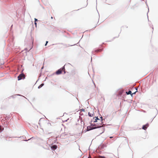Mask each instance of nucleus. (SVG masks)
I'll return each instance as SVG.
<instances>
[{"label": "nucleus", "mask_w": 158, "mask_h": 158, "mask_svg": "<svg viewBox=\"0 0 158 158\" xmlns=\"http://www.w3.org/2000/svg\"><path fill=\"white\" fill-rule=\"evenodd\" d=\"M96 128V127H94V128H93L91 126H88L87 127V129L88 130H91L93 129H94Z\"/></svg>", "instance_id": "0eeeda50"}, {"label": "nucleus", "mask_w": 158, "mask_h": 158, "mask_svg": "<svg viewBox=\"0 0 158 158\" xmlns=\"http://www.w3.org/2000/svg\"><path fill=\"white\" fill-rule=\"evenodd\" d=\"M51 148L53 150H55L57 148V146L56 145H53L51 147Z\"/></svg>", "instance_id": "423d86ee"}, {"label": "nucleus", "mask_w": 158, "mask_h": 158, "mask_svg": "<svg viewBox=\"0 0 158 158\" xmlns=\"http://www.w3.org/2000/svg\"><path fill=\"white\" fill-rule=\"evenodd\" d=\"M103 50V49H97V50H95V52H101Z\"/></svg>", "instance_id": "6e6552de"}, {"label": "nucleus", "mask_w": 158, "mask_h": 158, "mask_svg": "<svg viewBox=\"0 0 158 158\" xmlns=\"http://www.w3.org/2000/svg\"><path fill=\"white\" fill-rule=\"evenodd\" d=\"M35 22L36 21H38L37 20V19H36L35 18Z\"/></svg>", "instance_id": "f8f14e48"}, {"label": "nucleus", "mask_w": 158, "mask_h": 158, "mask_svg": "<svg viewBox=\"0 0 158 158\" xmlns=\"http://www.w3.org/2000/svg\"><path fill=\"white\" fill-rule=\"evenodd\" d=\"M47 45V44H45V46H46V45Z\"/></svg>", "instance_id": "6ab92c4d"}, {"label": "nucleus", "mask_w": 158, "mask_h": 158, "mask_svg": "<svg viewBox=\"0 0 158 158\" xmlns=\"http://www.w3.org/2000/svg\"><path fill=\"white\" fill-rule=\"evenodd\" d=\"M62 71L64 72V73H65V71L64 66L57 71L56 72V73L57 75L60 74L61 73Z\"/></svg>", "instance_id": "f257e3e1"}, {"label": "nucleus", "mask_w": 158, "mask_h": 158, "mask_svg": "<svg viewBox=\"0 0 158 158\" xmlns=\"http://www.w3.org/2000/svg\"><path fill=\"white\" fill-rule=\"evenodd\" d=\"M126 93L127 94H131V91L129 90L128 92H126Z\"/></svg>", "instance_id": "1a4fd4ad"}, {"label": "nucleus", "mask_w": 158, "mask_h": 158, "mask_svg": "<svg viewBox=\"0 0 158 158\" xmlns=\"http://www.w3.org/2000/svg\"><path fill=\"white\" fill-rule=\"evenodd\" d=\"M109 156H110V157H109V158H111V156H112V155L111 154H109Z\"/></svg>", "instance_id": "9b49d317"}, {"label": "nucleus", "mask_w": 158, "mask_h": 158, "mask_svg": "<svg viewBox=\"0 0 158 158\" xmlns=\"http://www.w3.org/2000/svg\"><path fill=\"white\" fill-rule=\"evenodd\" d=\"M136 92H135L134 93H133L132 94H135Z\"/></svg>", "instance_id": "dca6fc26"}, {"label": "nucleus", "mask_w": 158, "mask_h": 158, "mask_svg": "<svg viewBox=\"0 0 158 158\" xmlns=\"http://www.w3.org/2000/svg\"><path fill=\"white\" fill-rule=\"evenodd\" d=\"M110 138H112V137H110Z\"/></svg>", "instance_id": "412c9836"}, {"label": "nucleus", "mask_w": 158, "mask_h": 158, "mask_svg": "<svg viewBox=\"0 0 158 158\" xmlns=\"http://www.w3.org/2000/svg\"><path fill=\"white\" fill-rule=\"evenodd\" d=\"M18 80H20L22 79H24L25 78V75L23 73L20 74L18 77Z\"/></svg>", "instance_id": "f03ea898"}, {"label": "nucleus", "mask_w": 158, "mask_h": 158, "mask_svg": "<svg viewBox=\"0 0 158 158\" xmlns=\"http://www.w3.org/2000/svg\"><path fill=\"white\" fill-rule=\"evenodd\" d=\"M81 110H82V111H84V110L85 109H81Z\"/></svg>", "instance_id": "4468645a"}, {"label": "nucleus", "mask_w": 158, "mask_h": 158, "mask_svg": "<svg viewBox=\"0 0 158 158\" xmlns=\"http://www.w3.org/2000/svg\"><path fill=\"white\" fill-rule=\"evenodd\" d=\"M100 118H102L101 120L98 118V117H95V118H94V122H95V123L96 122H98V120H99L100 121H101V120H102V117H100Z\"/></svg>", "instance_id": "7ed1b4c3"}, {"label": "nucleus", "mask_w": 158, "mask_h": 158, "mask_svg": "<svg viewBox=\"0 0 158 158\" xmlns=\"http://www.w3.org/2000/svg\"><path fill=\"white\" fill-rule=\"evenodd\" d=\"M149 124L147 123L145 125H143L142 127V129L143 130H146L147 127H148Z\"/></svg>", "instance_id": "20e7f679"}, {"label": "nucleus", "mask_w": 158, "mask_h": 158, "mask_svg": "<svg viewBox=\"0 0 158 158\" xmlns=\"http://www.w3.org/2000/svg\"><path fill=\"white\" fill-rule=\"evenodd\" d=\"M88 158H91V157H90V156H89V157H88Z\"/></svg>", "instance_id": "a211bd4d"}, {"label": "nucleus", "mask_w": 158, "mask_h": 158, "mask_svg": "<svg viewBox=\"0 0 158 158\" xmlns=\"http://www.w3.org/2000/svg\"><path fill=\"white\" fill-rule=\"evenodd\" d=\"M88 114L89 116L90 117H92L93 116L94 114V110L92 112H89L88 113Z\"/></svg>", "instance_id": "39448f33"}, {"label": "nucleus", "mask_w": 158, "mask_h": 158, "mask_svg": "<svg viewBox=\"0 0 158 158\" xmlns=\"http://www.w3.org/2000/svg\"><path fill=\"white\" fill-rule=\"evenodd\" d=\"M51 18L52 19V18H53L52 17Z\"/></svg>", "instance_id": "aec40b11"}, {"label": "nucleus", "mask_w": 158, "mask_h": 158, "mask_svg": "<svg viewBox=\"0 0 158 158\" xmlns=\"http://www.w3.org/2000/svg\"><path fill=\"white\" fill-rule=\"evenodd\" d=\"M35 26H36L37 23L35 22Z\"/></svg>", "instance_id": "ddd939ff"}, {"label": "nucleus", "mask_w": 158, "mask_h": 158, "mask_svg": "<svg viewBox=\"0 0 158 158\" xmlns=\"http://www.w3.org/2000/svg\"><path fill=\"white\" fill-rule=\"evenodd\" d=\"M44 85V84L43 83L41 84L39 86L38 88H41Z\"/></svg>", "instance_id": "9d476101"}, {"label": "nucleus", "mask_w": 158, "mask_h": 158, "mask_svg": "<svg viewBox=\"0 0 158 158\" xmlns=\"http://www.w3.org/2000/svg\"><path fill=\"white\" fill-rule=\"evenodd\" d=\"M48 41H47L46 42V44H47V43H48Z\"/></svg>", "instance_id": "2eb2a0df"}, {"label": "nucleus", "mask_w": 158, "mask_h": 158, "mask_svg": "<svg viewBox=\"0 0 158 158\" xmlns=\"http://www.w3.org/2000/svg\"><path fill=\"white\" fill-rule=\"evenodd\" d=\"M2 137H0V138L1 139H2Z\"/></svg>", "instance_id": "f3484780"}]
</instances>
